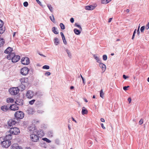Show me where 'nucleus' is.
<instances>
[{
    "mask_svg": "<svg viewBox=\"0 0 149 149\" xmlns=\"http://www.w3.org/2000/svg\"><path fill=\"white\" fill-rule=\"evenodd\" d=\"M12 138L11 134H6L5 137H1L0 138V143L2 144L3 147L7 148L11 144L10 141Z\"/></svg>",
    "mask_w": 149,
    "mask_h": 149,
    "instance_id": "f257e3e1",
    "label": "nucleus"
},
{
    "mask_svg": "<svg viewBox=\"0 0 149 149\" xmlns=\"http://www.w3.org/2000/svg\"><path fill=\"white\" fill-rule=\"evenodd\" d=\"M44 135L42 131L40 130L37 133H31L30 135L31 140L33 142H37L39 140V138L41 137Z\"/></svg>",
    "mask_w": 149,
    "mask_h": 149,
    "instance_id": "f03ea898",
    "label": "nucleus"
},
{
    "mask_svg": "<svg viewBox=\"0 0 149 149\" xmlns=\"http://www.w3.org/2000/svg\"><path fill=\"white\" fill-rule=\"evenodd\" d=\"M21 85L19 87V89L22 91L24 90L26 88V86L29 84L28 79L27 78H22L20 79Z\"/></svg>",
    "mask_w": 149,
    "mask_h": 149,
    "instance_id": "7ed1b4c3",
    "label": "nucleus"
},
{
    "mask_svg": "<svg viewBox=\"0 0 149 149\" xmlns=\"http://www.w3.org/2000/svg\"><path fill=\"white\" fill-rule=\"evenodd\" d=\"M20 133L19 129L17 127H14L10 128L8 132L6 134H13L15 135L18 134Z\"/></svg>",
    "mask_w": 149,
    "mask_h": 149,
    "instance_id": "20e7f679",
    "label": "nucleus"
},
{
    "mask_svg": "<svg viewBox=\"0 0 149 149\" xmlns=\"http://www.w3.org/2000/svg\"><path fill=\"white\" fill-rule=\"evenodd\" d=\"M19 90H20L19 87H13L9 89V92L11 95H14L17 94L19 93Z\"/></svg>",
    "mask_w": 149,
    "mask_h": 149,
    "instance_id": "39448f33",
    "label": "nucleus"
},
{
    "mask_svg": "<svg viewBox=\"0 0 149 149\" xmlns=\"http://www.w3.org/2000/svg\"><path fill=\"white\" fill-rule=\"evenodd\" d=\"M15 116L17 119H22L24 117V114L22 111H17L15 113Z\"/></svg>",
    "mask_w": 149,
    "mask_h": 149,
    "instance_id": "423d86ee",
    "label": "nucleus"
},
{
    "mask_svg": "<svg viewBox=\"0 0 149 149\" xmlns=\"http://www.w3.org/2000/svg\"><path fill=\"white\" fill-rule=\"evenodd\" d=\"M28 130L31 134V133H37L38 132H39L40 130H38L36 129L35 125H32L29 127Z\"/></svg>",
    "mask_w": 149,
    "mask_h": 149,
    "instance_id": "0eeeda50",
    "label": "nucleus"
},
{
    "mask_svg": "<svg viewBox=\"0 0 149 149\" xmlns=\"http://www.w3.org/2000/svg\"><path fill=\"white\" fill-rule=\"evenodd\" d=\"M29 69L27 67H24L21 69L20 72L22 75H26L29 73Z\"/></svg>",
    "mask_w": 149,
    "mask_h": 149,
    "instance_id": "6e6552de",
    "label": "nucleus"
},
{
    "mask_svg": "<svg viewBox=\"0 0 149 149\" xmlns=\"http://www.w3.org/2000/svg\"><path fill=\"white\" fill-rule=\"evenodd\" d=\"M21 62L24 65H28L30 63L29 58L26 57L22 58L21 59Z\"/></svg>",
    "mask_w": 149,
    "mask_h": 149,
    "instance_id": "1a4fd4ad",
    "label": "nucleus"
},
{
    "mask_svg": "<svg viewBox=\"0 0 149 149\" xmlns=\"http://www.w3.org/2000/svg\"><path fill=\"white\" fill-rule=\"evenodd\" d=\"M34 95V92L31 90L27 91L26 94V96L28 98L31 99L33 97Z\"/></svg>",
    "mask_w": 149,
    "mask_h": 149,
    "instance_id": "9d476101",
    "label": "nucleus"
},
{
    "mask_svg": "<svg viewBox=\"0 0 149 149\" xmlns=\"http://www.w3.org/2000/svg\"><path fill=\"white\" fill-rule=\"evenodd\" d=\"M20 56L16 55L13 58H12V61L13 62L16 63L20 59Z\"/></svg>",
    "mask_w": 149,
    "mask_h": 149,
    "instance_id": "9b49d317",
    "label": "nucleus"
},
{
    "mask_svg": "<svg viewBox=\"0 0 149 149\" xmlns=\"http://www.w3.org/2000/svg\"><path fill=\"white\" fill-rule=\"evenodd\" d=\"M10 109L11 110L15 111L19 109V107L15 104H12L9 107Z\"/></svg>",
    "mask_w": 149,
    "mask_h": 149,
    "instance_id": "f8f14e48",
    "label": "nucleus"
},
{
    "mask_svg": "<svg viewBox=\"0 0 149 149\" xmlns=\"http://www.w3.org/2000/svg\"><path fill=\"white\" fill-rule=\"evenodd\" d=\"M1 109L3 111L6 112L10 109L8 105H3L1 107Z\"/></svg>",
    "mask_w": 149,
    "mask_h": 149,
    "instance_id": "ddd939ff",
    "label": "nucleus"
},
{
    "mask_svg": "<svg viewBox=\"0 0 149 149\" xmlns=\"http://www.w3.org/2000/svg\"><path fill=\"white\" fill-rule=\"evenodd\" d=\"M95 6L90 5L87 6L85 7V9L87 10H92L95 8Z\"/></svg>",
    "mask_w": 149,
    "mask_h": 149,
    "instance_id": "4468645a",
    "label": "nucleus"
},
{
    "mask_svg": "<svg viewBox=\"0 0 149 149\" xmlns=\"http://www.w3.org/2000/svg\"><path fill=\"white\" fill-rule=\"evenodd\" d=\"M16 123V121L12 120H9L8 122V125L10 127L15 125Z\"/></svg>",
    "mask_w": 149,
    "mask_h": 149,
    "instance_id": "2eb2a0df",
    "label": "nucleus"
},
{
    "mask_svg": "<svg viewBox=\"0 0 149 149\" xmlns=\"http://www.w3.org/2000/svg\"><path fill=\"white\" fill-rule=\"evenodd\" d=\"M99 63V66L102 69V70L103 71V72H104L106 69V66L105 65L101 63V62Z\"/></svg>",
    "mask_w": 149,
    "mask_h": 149,
    "instance_id": "dca6fc26",
    "label": "nucleus"
},
{
    "mask_svg": "<svg viewBox=\"0 0 149 149\" xmlns=\"http://www.w3.org/2000/svg\"><path fill=\"white\" fill-rule=\"evenodd\" d=\"M16 55H15V53L10 52V53L7 56V58L9 60H12V58H13V57H14Z\"/></svg>",
    "mask_w": 149,
    "mask_h": 149,
    "instance_id": "f3484780",
    "label": "nucleus"
},
{
    "mask_svg": "<svg viewBox=\"0 0 149 149\" xmlns=\"http://www.w3.org/2000/svg\"><path fill=\"white\" fill-rule=\"evenodd\" d=\"M12 51V48L10 47H8L5 51L4 53L6 54H10Z\"/></svg>",
    "mask_w": 149,
    "mask_h": 149,
    "instance_id": "a211bd4d",
    "label": "nucleus"
},
{
    "mask_svg": "<svg viewBox=\"0 0 149 149\" xmlns=\"http://www.w3.org/2000/svg\"><path fill=\"white\" fill-rule=\"evenodd\" d=\"M15 103L19 105H22L23 104V102L22 100H20L19 99L17 100L15 102Z\"/></svg>",
    "mask_w": 149,
    "mask_h": 149,
    "instance_id": "6ab92c4d",
    "label": "nucleus"
},
{
    "mask_svg": "<svg viewBox=\"0 0 149 149\" xmlns=\"http://www.w3.org/2000/svg\"><path fill=\"white\" fill-rule=\"evenodd\" d=\"M14 101V100L11 97L8 98L6 100V102L7 103H13Z\"/></svg>",
    "mask_w": 149,
    "mask_h": 149,
    "instance_id": "aec40b11",
    "label": "nucleus"
},
{
    "mask_svg": "<svg viewBox=\"0 0 149 149\" xmlns=\"http://www.w3.org/2000/svg\"><path fill=\"white\" fill-rule=\"evenodd\" d=\"M5 43V40L3 38H0V47H2Z\"/></svg>",
    "mask_w": 149,
    "mask_h": 149,
    "instance_id": "412c9836",
    "label": "nucleus"
},
{
    "mask_svg": "<svg viewBox=\"0 0 149 149\" xmlns=\"http://www.w3.org/2000/svg\"><path fill=\"white\" fill-rule=\"evenodd\" d=\"M82 114V115H84L88 113V111L87 109H86L85 107H83L82 108V110L81 111Z\"/></svg>",
    "mask_w": 149,
    "mask_h": 149,
    "instance_id": "4be33fe9",
    "label": "nucleus"
},
{
    "mask_svg": "<svg viewBox=\"0 0 149 149\" xmlns=\"http://www.w3.org/2000/svg\"><path fill=\"white\" fill-rule=\"evenodd\" d=\"M54 133L52 131H49L47 132V135L49 137H52L53 136Z\"/></svg>",
    "mask_w": 149,
    "mask_h": 149,
    "instance_id": "5701e85b",
    "label": "nucleus"
},
{
    "mask_svg": "<svg viewBox=\"0 0 149 149\" xmlns=\"http://www.w3.org/2000/svg\"><path fill=\"white\" fill-rule=\"evenodd\" d=\"M82 30L75 28V34L77 35H79L81 33Z\"/></svg>",
    "mask_w": 149,
    "mask_h": 149,
    "instance_id": "b1692460",
    "label": "nucleus"
},
{
    "mask_svg": "<svg viewBox=\"0 0 149 149\" xmlns=\"http://www.w3.org/2000/svg\"><path fill=\"white\" fill-rule=\"evenodd\" d=\"M40 122L41 121L37 119H34L33 121V123L37 125L39 124L40 123Z\"/></svg>",
    "mask_w": 149,
    "mask_h": 149,
    "instance_id": "393cba45",
    "label": "nucleus"
},
{
    "mask_svg": "<svg viewBox=\"0 0 149 149\" xmlns=\"http://www.w3.org/2000/svg\"><path fill=\"white\" fill-rule=\"evenodd\" d=\"M93 57L96 60L97 62V63H100V62H101V60L98 57H97L95 54L94 55Z\"/></svg>",
    "mask_w": 149,
    "mask_h": 149,
    "instance_id": "a878e982",
    "label": "nucleus"
},
{
    "mask_svg": "<svg viewBox=\"0 0 149 149\" xmlns=\"http://www.w3.org/2000/svg\"><path fill=\"white\" fill-rule=\"evenodd\" d=\"M18 146L17 144H14L11 146V149H17Z\"/></svg>",
    "mask_w": 149,
    "mask_h": 149,
    "instance_id": "bb28decb",
    "label": "nucleus"
},
{
    "mask_svg": "<svg viewBox=\"0 0 149 149\" xmlns=\"http://www.w3.org/2000/svg\"><path fill=\"white\" fill-rule=\"evenodd\" d=\"M54 43L55 44L57 45L59 43V40L57 38H55L54 39Z\"/></svg>",
    "mask_w": 149,
    "mask_h": 149,
    "instance_id": "cd10ccee",
    "label": "nucleus"
},
{
    "mask_svg": "<svg viewBox=\"0 0 149 149\" xmlns=\"http://www.w3.org/2000/svg\"><path fill=\"white\" fill-rule=\"evenodd\" d=\"M104 93L103 91V90L102 89L101 90L100 92V96L103 98L104 96Z\"/></svg>",
    "mask_w": 149,
    "mask_h": 149,
    "instance_id": "c85d7f7f",
    "label": "nucleus"
},
{
    "mask_svg": "<svg viewBox=\"0 0 149 149\" xmlns=\"http://www.w3.org/2000/svg\"><path fill=\"white\" fill-rule=\"evenodd\" d=\"M52 31L55 34H57L58 33L56 30V28L55 27H54L52 28Z\"/></svg>",
    "mask_w": 149,
    "mask_h": 149,
    "instance_id": "c756f323",
    "label": "nucleus"
},
{
    "mask_svg": "<svg viewBox=\"0 0 149 149\" xmlns=\"http://www.w3.org/2000/svg\"><path fill=\"white\" fill-rule=\"evenodd\" d=\"M65 51L68 54V57L69 58H71V54L70 51L67 49H66Z\"/></svg>",
    "mask_w": 149,
    "mask_h": 149,
    "instance_id": "7c9ffc66",
    "label": "nucleus"
},
{
    "mask_svg": "<svg viewBox=\"0 0 149 149\" xmlns=\"http://www.w3.org/2000/svg\"><path fill=\"white\" fill-rule=\"evenodd\" d=\"M5 27H1L0 28V33L1 34H2L5 31Z\"/></svg>",
    "mask_w": 149,
    "mask_h": 149,
    "instance_id": "2f4dec72",
    "label": "nucleus"
},
{
    "mask_svg": "<svg viewBox=\"0 0 149 149\" xmlns=\"http://www.w3.org/2000/svg\"><path fill=\"white\" fill-rule=\"evenodd\" d=\"M42 139L43 141H46V142H47L48 143H49L51 142V141H50L49 140V139H47L46 138H42Z\"/></svg>",
    "mask_w": 149,
    "mask_h": 149,
    "instance_id": "473e14b6",
    "label": "nucleus"
},
{
    "mask_svg": "<svg viewBox=\"0 0 149 149\" xmlns=\"http://www.w3.org/2000/svg\"><path fill=\"white\" fill-rule=\"evenodd\" d=\"M49 18L50 20L53 22H54L55 19L54 16L53 15H52V16H50Z\"/></svg>",
    "mask_w": 149,
    "mask_h": 149,
    "instance_id": "72a5a7b5",
    "label": "nucleus"
},
{
    "mask_svg": "<svg viewBox=\"0 0 149 149\" xmlns=\"http://www.w3.org/2000/svg\"><path fill=\"white\" fill-rule=\"evenodd\" d=\"M75 27H77L79 29L82 30L81 26L80 25L78 24L77 23H75Z\"/></svg>",
    "mask_w": 149,
    "mask_h": 149,
    "instance_id": "f704fd0d",
    "label": "nucleus"
},
{
    "mask_svg": "<svg viewBox=\"0 0 149 149\" xmlns=\"http://www.w3.org/2000/svg\"><path fill=\"white\" fill-rule=\"evenodd\" d=\"M47 7L49 9V10L51 11V12H53V8L51 6V5H48Z\"/></svg>",
    "mask_w": 149,
    "mask_h": 149,
    "instance_id": "c9c22d12",
    "label": "nucleus"
},
{
    "mask_svg": "<svg viewBox=\"0 0 149 149\" xmlns=\"http://www.w3.org/2000/svg\"><path fill=\"white\" fill-rule=\"evenodd\" d=\"M60 26L61 28L62 29H65V26L62 23H61L60 24Z\"/></svg>",
    "mask_w": 149,
    "mask_h": 149,
    "instance_id": "e433bc0d",
    "label": "nucleus"
},
{
    "mask_svg": "<svg viewBox=\"0 0 149 149\" xmlns=\"http://www.w3.org/2000/svg\"><path fill=\"white\" fill-rule=\"evenodd\" d=\"M49 66L47 65H45L42 67L43 69H45L47 70L49 69Z\"/></svg>",
    "mask_w": 149,
    "mask_h": 149,
    "instance_id": "4c0bfd02",
    "label": "nucleus"
},
{
    "mask_svg": "<svg viewBox=\"0 0 149 149\" xmlns=\"http://www.w3.org/2000/svg\"><path fill=\"white\" fill-rule=\"evenodd\" d=\"M145 26H142L140 29L141 31V32L143 33V32L144 31L145 29Z\"/></svg>",
    "mask_w": 149,
    "mask_h": 149,
    "instance_id": "58836bf2",
    "label": "nucleus"
},
{
    "mask_svg": "<svg viewBox=\"0 0 149 149\" xmlns=\"http://www.w3.org/2000/svg\"><path fill=\"white\" fill-rule=\"evenodd\" d=\"M35 100H33L30 101L29 102V103L31 105H32L35 102Z\"/></svg>",
    "mask_w": 149,
    "mask_h": 149,
    "instance_id": "ea45409f",
    "label": "nucleus"
},
{
    "mask_svg": "<svg viewBox=\"0 0 149 149\" xmlns=\"http://www.w3.org/2000/svg\"><path fill=\"white\" fill-rule=\"evenodd\" d=\"M107 58V57L106 55H104L103 56V59L104 61H106Z\"/></svg>",
    "mask_w": 149,
    "mask_h": 149,
    "instance_id": "a19ab883",
    "label": "nucleus"
},
{
    "mask_svg": "<svg viewBox=\"0 0 149 149\" xmlns=\"http://www.w3.org/2000/svg\"><path fill=\"white\" fill-rule=\"evenodd\" d=\"M3 22L1 19H0V28L3 27Z\"/></svg>",
    "mask_w": 149,
    "mask_h": 149,
    "instance_id": "79ce46f5",
    "label": "nucleus"
},
{
    "mask_svg": "<svg viewBox=\"0 0 149 149\" xmlns=\"http://www.w3.org/2000/svg\"><path fill=\"white\" fill-rule=\"evenodd\" d=\"M44 112V111L42 110H38L37 112L38 113H42Z\"/></svg>",
    "mask_w": 149,
    "mask_h": 149,
    "instance_id": "37998d69",
    "label": "nucleus"
},
{
    "mask_svg": "<svg viewBox=\"0 0 149 149\" xmlns=\"http://www.w3.org/2000/svg\"><path fill=\"white\" fill-rule=\"evenodd\" d=\"M101 3L103 4H107L108 3L106 0H101Z\"/></svg>",
    "mask_w": 149,
    "mask_h": 149,
    "instance_id": "c03bdc74",
    "label": "nucleus"
},
{
    "mask_svg": "<svg viewBox=\"0 0 149 149\" xmlns=\"http://www.w3.org/2000/svg\"><path fill=\"white\" fill-rule=\"evenodd\" d=\"M23 5L24 6L26 7L28 5V3L27 2L25 1Z\"/></svg>",
    "mask_w": 149,
    "mask_h": 149,
    "instance_id": "a18cd8bd",
    "label": "nucleus"
},
{
    "mask_svg": "<svg viewBox=\"0 0 149 149\" xmlns=\"http://www.w3.org/2000/svg\"><path fill=\"white\" fill-rule=\"evenodd\" d=\"M36 104L37 105H40L42 104V102L41 101H38L36 102Z\"/></svg>",
    "mask_w": 149,
    "mask_h": 149,
    "instance_id": "49530a36",
    "label": "nucleus"
},
{
    "mask_svg": "<svg viewBox=\"0 0 149 149\" xmlns=\"http://www.w3.org/2000/svg\"><path fill=\"white\" fill-rule=\"evenodd\" d=\"M70 120H69L68 122H69V123L68 125V128L69 130H70L71 129V128L70 127L71 126V123L70 122Z\"/></svg>",
    "mask_w": 149,
    "mask_h": 149,
    "instance_id": "de8ad7c7",
    "label": "nucleus"
},
{
    "mask_svg": "<svg viewBox=\"0 0 149 149\" xmlns=\"http://www.w3.org/2000/svg\"><path fill=\"white\" fill-rule=\"evenodd\" d=\"M146 29V30H148L149 28V22H148L147 24H146V26H145Z\"/></svg>",
    "mask_w": 149,
    "mask_h": 149,
    "instance_id": "09e8293b",
    "label": "nucleus"
},
{
    "mask_svg": "<svg viewBox=\"0 0 149 149\" xmlns=\"http://www.w3.org/2000/svg\"><path fill=\"white\" fill-rule=\"evenodd\" d=\"M62 39H63V42L64 43L65 45L66 44L67 42L65 40V37H64V38H62Z\"/></svg>",
    "mask_w": 149,
    "mask_h": 149,
    "instance_id": "8fccbe9b",
    "label": "nucleus"
},
{
    "mask_svg": "<svg viewBox=\"0 0 149 149\" xmlns=\"http://www.w3.org/2000/svg\"><path fill=\"white\" fill-rule=\"evenodd\" d=\"M129 87V86H124L123 87V89H124V90L125 91H126L127 90V88H128Z\"/></svg>",
    "mask_w": 149,
    "mask_h": 149,
    "instance_id": "3c124183",
    "label": "nucleus"
},
{
    "mask_svg": "<svg viewBox=\"0 0 149 149\" xmlns=\"http://www.w3.org/2000/svg\"><path fill=\"white\" fill-rule=\"evenodd\" d=\"M51 74V73L50 72H47L45 73V75H47V76H49Z\"/></svg>",
    "mask_w": 149,
    "mask_h": 149,
    "instance_id": "603ef678",
    "label": "nucleus"
},
{
    "mask_svg": "<svg viewBox=\"0 0 149 149\" xmlns=\"http://www.w3.org/2000/svg\"><path fill=\"white\" fill-rule=\"evenodd\" d=\"M74 19L73 17H72L70 19V21L71 23H73L74 22Z\"/></svg>",
    "mask_w": 149,
    "mask_h": 149,
    "instance_id": "864d4df0",
    "label": "nucleus"
},
{
    "mask_svg": "<svg viewBox=\"0 0 149 149\" xmlns=\"http://www.w3.org/2000/svg\"><path fill=\"white\" fill-rule=\"evenodd\" d=\"M55 143L57 144H58L59 143V140L56 139L55 141Z\"/></svg>",
    "mask_w": 149,
    "mask_h": 149,
    "instance_id": "5fc2aeb1",
    "label": "nucleus"
},
{
    "mask_svg": "<svg viewBox=\"0 0 149 149\" xmlns=\"http://www.w3.org/2000/svg\"><path fill=\"white\" fill-rule=\"evenodd\" d=\"M123 78H124L125 79H126L128 77L127 76H126L125 74H123Z\"/></svg>",
    "mask_w": 149,
    "mask_h": 149,
    "instance_id": "6e6d98bb",
    "label": "nucleus"
},
{
    "mask_svg": "<svg viewBox=\"0 0 149 149\" xmlns=\"http://www.w3.org/2000/svg\"><path fill=\"white\" fill-rule=\"evenodd\" d=\"M60 34H61V35L62 37V38H64V37H65V36H64L63 33L61 32Z\"/></svg>",
    "mask_w": 149,
    "mask_h": 149,
    "instance_id": "4d7b16f0",
    "label": "nucleus"
},
{
    "mask_svg": "<svg viewBox=\"0 0 149 149\" xmlns=\"http://www.w3.org/2000/svg\"><path fill=\"white\" fill-rule=\"evenodd\" d=\"M143 123V120L142 119L140 120L139 122V123L140 125H141Z\"/></svg>",
    "mask_w": 149,
    "mask_h": 149,
    "instance_id": "13d9d810",
    "label": "nucleus"
},
{
    "mask_svg": "<svg viewBox=\"0 0 149 149\" xmlns=\"http://www.w3.org/2000/svg\"><path fill=\"white\" fill-rule=\"evenodd\" d=\"M101 126L102 128L104 129H105V127L104 126V125L103 123H101Z\"/></svg>",
    "mask_w": 149,
    "mask_h": 149,
    "instance_id": "bf43d9fd",
    "label": "nucleus"
},
{
    "mask_svg": "<svg viewBox=\"0 0 149 149\" xmlns=\"http://www.w3.org/2000/svg\"><path fill=\"white\" fill-rule=\"evenodd\" d=\"M128 101L129 102V103H130L131 101V99L130 97H129L128 99Z\"/></svg>",
    "mask_w": 149,
    "mask_h": 149,
    "instance_id": "052dcab7",
    "label": "nucleus"
},
{
    "mask_svg": "<svg viewBox=\"0 0 149 149\" xmlns=\"http://www.w3.org/2000/svg\"><path fill=\"white\" fill-rule=\"evenodd\" d=\"M36 1L40 5H41V3L40 2V1H39V0H36Z\"/></svg>",
    "mask_w": 149,
    "mask_h": 149,
    "instance_id": "680f3d73",
    "label": "nucleus"
},
{
    "mask_svg": "<svg viewBox=\"0 0 149 149\" xmlns=\"http://www.w3.org/2000/svg\"><path fill=\"white\" fill-rule=\"evenodd\" d=\"M135 34V33H133V35L132 36V39L133 40L134 39Z\"/></svg>",
    "mask_w": 149,
    "mask_h": 149,
    "instance_id": "e2e57ef3",
    "label": "nucleus"
},
{
    "mask_svg": "<svg viewBox=\"0 0 149 149\" xmlns=\"http://www.w3.org/2000/svg\"><path fill=\"white\" fill-rule=\"evenodd\" d=\"M135 34V33H133V35L132 36V39L133 40L134 39Z\"/></svg>",
    "mask_w": 149,
    "mask_h": 149,
    "instance_id": "0e129e2a",
    "label": "nucleus"
},
{
    "mask_svg": "<svg viewBox=\"0 0 149 149\" xmlns=\"http://www.w3.org/2000/svg\"><path fill=\"white\" fill-rule=\"evenodd\" d=\"M101 121L102 122H104L105 121V120L103 118H102L100 119Z\"/></svg>",
    "mask_w": 149,
    "mask_h": 149,
    "instance_id": "69168bd1",
    "label": "nucleus"
},
{
    "mask_svg": "<svg viewBox=\"0 0 149 149\" xmlns=\"http://www.w3.org/2000/svg\"><path fill=\"white\" fill-rule=\"evenodd\" d=\"M17 149H23L22 148L21 146H18Z\"/></svg>",
    "mask_w": 149,
    "mask_h": 149,
    "instance_id": "338daca9",
    "label": "nucleus"
},
{
    "mask_svg": "<svg viewBox=\"0 0 149 149\" xmlns=\"http://www.w3.org/2000/svg\"><path fill=\"white\" fill-rule=\"evenodd\" d=\"M112 18H110L109 19L108 22H111V20L112 19Z\"/></svg>",
    "mask_w": 149,
    "mask_h": 149,
    "instance_id": "774afa93",
    "label": "nucleus"
}]
</instances>
